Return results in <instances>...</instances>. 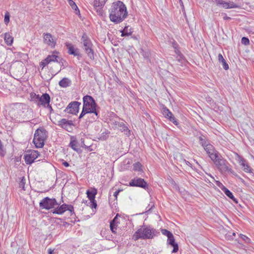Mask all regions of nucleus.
I'll return each mask as SVG.
<instances>
[{
  "instance_id": "1",
  "label": "nucleus",
  "mask_w": 254,
  "mask_h": 254,
  "mask_svg": "<svg viewBox=\"0 0 254 254\" xmlns=\"http://www.w3.org/2000/svg\"><path fill=\"white\" fill-rule=\"evenodd\" d=\"M109 12L110 20L115 23L123 21L127 14L126 6L121 1L113 3Z\"/></svg>"
},
{
  "instance_id": "2",
  "label": "nucleus",
  "mask_w": 254,
  "mask_h": 254,
  "mask_svg": "<svg viewBox=\"0 0 254 254\" xmlns=\"http://www.w3.org/2000/svg\"><path fill=\"white\" fill-rule=\"evenodd\" d=\"M156 230L150 226L143 225L133 234L132 239L134 241H137L139 239H152L156 236Z\"/></svg>"
},
{
  "instance_id": "3",
  "label": "nucleus",
  "mask_w": 254,
  "mask_h": 254,
  "mask_svg": "<svg viewBox=\"0 0 254 254\" xmlns=\"http://www.w3.org/2000/svg\"><path fill=\"white\" fill-rule=\"evenodd\" d=\"M97 106L95 100L91 96L86 95L83 97V107L95 115V117H92L93 120H96L98 118V112L96 110Z\"/></svg>"
},
{
  "instance_id": "4",
  "label": "nucleus",
  "mask_w": 254,
  "mask_h": 254,
  "mask_svg": "<svg viewBox=\"0 0 254 254\" xmlns=\"http://www.w3.org/2000/svg\"><path fill=\"white\" fill-rule=\"evenodd\" d=\"M47 137V131L44 128L36 129L35 132L33 142L36 148H42Z\"/></svg>"
},
{
  "instance_id": "5",
  "label": "nucleus",
  "mask_w": 254,
  "mask_h": 254,
  "mask_svg": "<svg viewBox=\"0 0 254 254\" xmlns=\"http://www.w3.org/2000/svg\"><path fill=\"white\" fill-rule=\"evenodd\" d=\"M212 161H213L218 170L221 173H224L226 172H228L231 174L235 175V172L231 168H229V166L230 165L229 163L221 156H219V154L218 155V157H217L215 160H212Z\"/></svg>"
},
{
  "instance_id": "6",
  "label": "nucleus",
  "mask_w": 254,
  "mask_h": 254,
  "mask_svg": "<svg viewBox=\"0 0 254 254\" xmlns=\"http://www.w3.org/2000/svg\"><path fill=\"white\" fill-rule=\"evenodd\" d=\"M82 43H83L84 49L88 57L91 60H93L94 51L93 50V44L87 35L84 33L81 38Z\"/></svg>"
},
{
  "instance_id": "7",
  "label": "nucleus",
  "mask_w": 254,
  "mask_h": 254,
  "mask_svg": "<svg viewBox=\"0 0 254 254\" xmlns=\"http://www.w3.org/2000/svg\"><path fill=\"white\" fill-rule=\"evenodd\" d=\"M39 205L42 209L49 210L51 208H55L56 205H58V203L55 198H50L49 197H46L40 202Z\"/></svg>"
},
{
  "instance_id": "8",
  "label": "nucleus",
  "mask_w": 254,
  "mask_h": 254,
  "mask_svg": "<svg viewBox=\"0 0 254 254\" xmlns=\"http://www.w3.org/2000/svg\"><path fill=\"white\" fill-rule=\"evenodd\" d=\"M33 100L38 101L37 105L39 106H42L46 107V105L50 103L51 98L48 93H44L42 95H36L34 94V96L32 97Z\"/></svg>"
},
{
  "instance_id": "9",
  "label": "nucleus",
  "mask_w": 254,
  "mask_h": 254,
  "mask_svg": "<svg viewBox=\"0 0 254 254\" xmlns=\"http://www.w3.org/2000/svg\"><path fill=\"white\" fill-rule=\"evenodd\" d=\"M39 152L37 150H29L24 156L26 164L31 165L39 156Z\"/></svg>"
},
{
  "instance_id": "10",
  "label": "nucleus",
  "mask_w": 254,
  "mask_h": 254,
  "mask_svg": "<svg viewBox=\"0 0 254 254\" xmlns=\"http://www.w3.org/2000/svg\"><path fill=\"white\" fill-rule=\"evenodd\" d=\"M57 125L69 132L72 131L74 126L72 121L67 120L66 119H62L59 120Z\"/></svg>"
},
{
  "instance_id": "11",
  "label": "nucleus",
  "mask_w": 254,
  "mask_h": 254,
  "mask_svg": "<svg viewBox=\"0 0 254 254\" xmlns=\"http://www.w3.org/2000/svg\"><path fill=\"white\" fill-rule=\"evenodd\" d=\"M80 105L81 103L78 101H72L67 105L64 110V112L69 114L76 115L78 113Z\"/></svg>"
},
{
  "instance_id": "12",
  "label": "nucleus",
  "mask_w": 254,
  "mask_h": 254,
  "mask_svg": "<svg viewBox=\"0 0 254 254\" xmlns=\"http://www.w3.org/2000/svg\"><path fill=\"white\" fill-rule=\"evenodd\" d=\"M212 2H215L217 6L225 9L238 8L239 6L233 2H227L223 0H211Z\"/></svg>"
},
{
  "instance_id": "13",
  "label": "nucleus",
  "mask_w": 254,
  "mask_h": 254,
  "mask_svg": "<svg viewBox=\"0 0 254 254\" xmlns=\"http://www.w3.org/2000/svg\"><path fill=\"white\" fill-rule=\"evenodd\" d=\"M129 186L131 187H137L146 189L147 184L144 179L140 178H135L132 179L129 183Z\"/></svg>"
},
{
  "instance_id": "14",
  "label": "nucleus",
  "mask_w": 254,
  "mask_h": 254,
  "mask_svg": "<svg viewBox=\"0 0 254 254\" xmlns=\"http://www.w3.org/2000/svg\"><path fill=\"white\" fill-rule=\"evenodd\" d=\"M203 148L211 160H215L218 157L219 154L218 151L215 150L214 147L211 144H207Z\"/></svg>"
},
{
  "instance_id": "15",
  "label": "nucleus",
  "mask_w": 254,
  "mask_h": 254,
  "mask_svg": "<svg viewBox=\"0 0 254 254\" xmlns=\"http://www.w3.org/2000/svg\"><path fill=\"white\" fill-rule=\"evenodd\" d=\"M162 113L164 116L172 122L176 126L179 125L178 120L174 117L172 112L166 107L164 106L162 109Z\"/></svg>"
},
{
  "instance_id": "16",
  "label": "nucleus",
  "mask_w": 254,
  "mask_h": 254,
  "mask_svg": "<svg viewBox=\"0 0 254 254\" xmlns=\"http://www.w3.org/2000/svg\"><path fill=\"white\" fill-rule=\"evenodd\" d=\"M44 42L52 48H54L56 44V40L53 37L50 33H44L43 36Z\"/></svg>"
},
{
  "instance_id": "17",
  "label": "nucleus",
  "mask_w": 254,
  "mask_h": 254,
  "mask_svg": "<svg viewBox=\"0 0 254 254\" xmlns=\"http://www.w3.org/2000/svg\"><path fill=\"white\" fill-rule=\"evenodd\" d=\"M65 46L68 50V53L69 55L77 56L78 58L81 57L79 50L77 48H75L71 43H66Z\"/></svg>"
},
{
  "instance_id": "18",
  "label": "nucleus",
  "mask_w": 254,
  "mask_h": 254,
  "mask_svg": "<svg viewBox=\"0 0 254 254\" xmlns=\"http://www.w3.org/2000/svg\"><path fill=\"white\" fill-rule=\"evenodd\" d=\"M63 61L64 59L59 57L56 55H49L46 58V59H45V61H46V63H45L44 65H47L48 64L52 62H56L57 63H61V62H62Z\"/></svg>"
},
{
  "instance_id": "19",
  "label": "nucleus",
  "mask_w": 254,
  "mask_h": 254,
  "mask_svg": "<svg viewBox=\"0 0 254 254\" xmlns=\"http://www.w3.org/2000/svg\"><path fill=\"white\" fill-rule=\"evenodd\" d=\"M167 243L168 245L171 246L173 248L172 253H175L178 251L179 246L178 244L175 242V240L173 234L172 236H171L168 238Z\"/></svg>"
},
{
  "instance_id": "20",
  "label": "nucleus",
  "mask_w": 254,
  "mask_h": 254,
  "mask_svg": "<svg viewBox=\"0 0 254 254\" xmlns=\"http://www.w3.org/2000/svg\"><path fill=\"white\" fill-rule=\"evenodd\" d=\"M115 125L120 128V130L122 132H124L125 134L127 136L130 134V130L128 128L127 125L123 122H115Z\"/></svg>"
},
{
  "instance_id": "21",
  "label": "nucleus",
  "mask_w": 254,
  "mask_h": 254,
  "mask_svg": "<svg viewBox=\"0 0 254 254\" xmlns=\"http://www.w3.org/2000/svg\"><path fill=\"white\" fill-rule=\"evenodd\" d=\"M59 205L58 204V205H56L57 207L52 211L53 214H62L66 211L67 204L64 203L61 206Z\"/></svg>"
},
{
  "instance_id": "22",
  "label": "nucleus",
  "mask_w": 254,
  "mask_h": 254,
  "mask_svg": "<svg viewBox=\"0 0 254 254\" xmlns=\"http://www.w3.org/2000/svg\"><path fill=\"white\" fill-rule=\"evenodd\" d=\"M221 189L223 191L225 195L227 196L229 198H230L231 199H232L234 202H235V203H238L237 199L234 197L232 192L231 191H230L227 188H226L224 186H223Z\"/></svg>"
},
{
  "instance_id": "23",
  "label": "nucleus",
  "mask_w": 254,
  "mask_h": 254,
  "mask_svg": "<svg viewBox=\"0 0 254 254\" xmlns=\"http://www.w3.org/2000/svg\"><path fill=\"white\" fill-rule=\"evenodd\" d=\"M239 163L240 165L242 166L243 169L245 172H252L253 169L250 167V166L248 165V163L244 159H241Z\"/></svg>"
},
{
  "instance_id": "24",
  "label": "nucleus",
  "mask_w": 254,
  "mask_h": 254,
  "mask_svg": "<svg viewBox=\"0 0 254 254\" xmlns=\"http://www.w3.org/2000/svg\"><path fill=\"white\" fill-rule=\"evenodd\" d=\"M71 83V81L69 79L64 77L59 81V84L62 88H66L70 85Z\"/></svg>"
},
{
  "instance_id": "25",
  "label": "nucleus",
  "mask_w": 254,
  "mask_h": 254,
  "mask_svg": "<svg viewBox=\"0 0 254 254\" xmlns=\"http://www.w3.org/2000/svg\"><path fill=\"white\" fill-rule=\"evenodd\" d=\"M97 193V190L96 189H93L92 190H87L86 192L87 197L90 201H95Z\"/></svg>"
},
{
  "instance_id": "26",
  "label": "nucleus",
  "mask_w": 254,
  "mask_h": 254,
  "mask_svg": "<svg viewBox=\"0 0 254 254\" xmlns=\"http://www.w3.org/2000/svg\"><path fill=\"white\" fill-rule=\"evenodd\" d=\"M121 32L122 33L121 36L122 37H125L131 35L133 31L131 27L129 28V26H126L123 30L121 31Z\"/></svg>"
},
{
  "instance_id": "27",
  "label": "nucleus",
  "mask_w": 254,
  "mask_h": 254,
  "mask_svg": "<svg viewBox=\"0 0 254 254\" xmlns=\"http://www.w3.org/2000/svg\"><path fill=\"white\" fill-rule=\"evenodd\" d=\"M69 146L74 150L78 151L79 148H78V142L73 137H71V140L69 143Z\"/></svg>"
},
{
  "instance_id": "28",
  "label": "nucleus",
  "mask_w": 254,
  "mask_h": 254,
  "mask_svg": "<svg viewBox=\"0 0 254 254\" xmlns=\"http://www.w3.org/2000/svg\"><path fill=\"white\" fill-rule=\"evenodd\" d=\"M4 41L8 46H11L13 43V38L9 33L4 34Z\"/></svg>"
},
{
  "instance_id": "29",
  "label": "nucleus",
  "mask_w": 254,
  "mask_h": 254,
  "mask_svg": "<svg viewBox=\"0 0 254 254\" xmlns=\"http://www.w3.org/2000/svg\"><path fill=\"white\" fill-rule=\"evenodd\" d=\"M118 214L115 216V217L110 222V227L112 233H116V230H117V225L116 223V221Z\"/></svg>"
},
{
  "instance_id": "30",
  "label": "nucleus",
  "mask_w": 254,
  "mask_h": 254,
  "mask_svg": "<svg viewBox=\"0 0 254 254\" xmlns=\"http://www.w3.org/2000/svg\"><path fill=\"white\" fill-rule=\"evenodd\" d=\"M105 2V0H94V7H103Z\"/></svg>"
},
{
  "instance_id": "31",
  "label": "nucleus",
  "mask_w": 254,
  "mask_h": 254,
  "mask_svg": "<svg viewBox=\"0 0 254 254\" xmlns=\"http://www.w3.org/2000/svg\"><path fill=\"white\" fill-rule=\"evenodd\" d=\"M110 132L108 131H105L104 132H103L99 136V137L98 138L99 140H105L107 139L108 134H109Z\"/></svg>"
},
{
  "instance_id": "32",
  "label": "nucleus",
  "mask_w": 254,
  "mask_h": 254,
  "mask_svg": "<svg viewBox=\"0 0 254 254\" xmlns=\"http://www.w3.org/2000/svg\"><path fill=\"white\" fill-rule=\"evenodd\" d=\"M69 4L71 6L72 8L75 10L76 14L79 13V10L78 8L73 1L70 0V1H69Z\"/></svg>"
},
{
  "instance_id": "33",
  "label": "nucleus",
  "mask_w": 254,
  "mask_h": 254,
  "mask_svg": "<svg viewBox=\"0 0 254 254\" xmlns=\"http://www.w3.org/2000/svg\"><path fill=\"white\" fill-rule=\"evenodd\" d=\"M87 114H92V113H91L90 111L87 110L86 109H85L83 107L81 113H80L78 119H80L82 118Z\"/></svg>"
},
{
  "instance_id": "34",
  "label": "nucleus",
  "mask_w": 254,
  "mask_h": 254,
  "mask_svg": "<svg viewBox=\"0 0 254 254\" xmlns=\"http://www.w3.org/2000/svg\"><path fill=\"white\" fill-rule=\"evenodd\" d=\"M142 165L139 162H136L133 165V169L134 171H139L141 170Z\"/></svg>"
},
{
  "instance_id": "35",
  "label": "nucleus",
  "mask_w": 254,
  "mask_h": 254,
  "mask_svg": "<svg viewBox=\"0 0 254 254\" xmlns=\"http://www.w3.org/2000/svg\"><path fill=\"white\" fill-rule=\"evenodd\" d=\"M199 141L200 144L204 147L206 145V138L204 136H199Z\"/></svg>"
},
{
  "instance_id": "36",
  "label": "nucleus",
  "mask_w": 254,
  "mask_h": 254,
  "mask_svg": "<svg viewBox=\"0 0 254 254\" xmlns=\"http://www.w3.org/2000/svg\"><path fill=\"white\" fill-rule=\"evenodd\" d=\"M161 232L164 235H165L167 237V238H168L169 237L171 236H172V232H171L170 231L166 230V229H161Z\"/></svg>"
},
{
  "instance_id": "37",
  "label": "nucleus",
  "mask_w": 254,
  "mask_h": 254,
  "mask_svg": "<svg viewBox=\"0 0 254 254\" xmlns=\"http://www.w3.org/2000/svg\"><path fill=\"white\" fill-rule=\"evenodd\" d=\"M25 179L23 177L19 184V188H22L23 190H25Z\"/></svg>"
},
{
  "instance_id": "38",
  "label": "nucleus",
  "mask_w": 254,
  "mask_h": 254,
  "mask_svg": "<svg viewBox=\"0 0 254 254\" xmlns=\"http://www.w3.org/2000/svg\"><path fill=\"white\" fill-rule=\"evenodd\" d=\"M240 238L246 243L247 244H249V243H250L251 242V240L250 238H249L248 237H247L246 236L244 235H243V234H240Z\"/></svg>"
},
{
  "instance_id": "39",
  "label": "nucleus",
  "mask_w": 254,
  "mask_h": 254,
  "mask_svg": "<svg viewBox=\"0 0 254 254\" xmlns=\"http://www.w3.org/2000/svg\"><path fill=\"white\" fill-rule=\"evenodd\" d=\"M241 43L244 45H249L250 44V40L248 38L244 37L241 39Z\"/></svg>"
},
{
  "instance_id": "40",
  "label": "nucleus",
  "mask_w": 254,
  "mask_h": 254,
  "mask_svg": "<svg viewBox=\"0 0 254 254\" xmlns=\"http://www.w3.org/2000/svg\"><path fill=\"white\" fill-rule=\"evenodd\" d=\"M9 18H10V16H9V13L8 12H7L5 13V14L4 15V21L6 24H7V23H9Z\"/></svg>"
},
{
  "instance_id": "41",
  "label": "nucleus",
  "mask_w": 254,
  "mask_h": 254,
  "mask_svg": "<svg viewBox=\"0 0 254 254\" xmlns=\"http://www.w3.org/2000/svg\"><path fill=\"white\" fill-rule=\"evenodd\" d=\"M94 9L96 10L97 14L99 15H102L103 13V7H94Z\"/></svg>"
},
{
  "instance_id": "42",
  "label": "nucleus",
  "mask_w": 254,
  "mask_h": 254,
  "mask_svg": "<svg viewBox=\"0 0 254 254\" xmlns=\"http://www.w3.org/2000/svg\"><path fill=\"white\" fill-rule=\"evenodd\" d=\"M67 208H66V210H68L70 213V215L71 216L72 214H74V208L73 206L71 205H68L67 206Z\"/></svg>"
},
{
  "instance_id": "43",
  "label": "nucleus",
  "mask_w": 254,
  "mask_h": 254,
  "mask_svg": "<svg viewBox=\"0 0 254 254\" xmlns=\"http://www.w3.org/2000/svg\"><path fill=\"white\" fill-rule=\"evenodd\" d=\"M221 63L222 64V65H223V68L225 70H227L229 68V65H228V64L226 63L225 60H224Z\"/></svg>"
},
{
  "instance_id": "44",
  "label": "nucleus",
  "mask_w": 254,
  "mask_h": 254,
  "mask_svg": "<svg viewBox=\"0 0 254 254\" xmlns=\"http://www.w3.org/2000/svg\"><path fill=\"white\" fill-rule=\"evenodd\" d=\"M218 61L220 63H222L223 62L225 59L223 57L222 55L221 54H219L218 56Z\"/></svg>"
},
{
  "instance_id": "45",
  "label": "nucleus",
  "mask_w": 254,
  "mask_h": 254,
  "mask_svg": "<svg viewBox=\"0 0 254 254\" xmlns=\"http://www.w3.org/2000/svg\"><path fill=\"white\" fill-rule=\"evenodd\" d=\"M61 66L62 67H63V68H64V67L66 66H67V63L65 62V60H64L63 61H62V62H61Z\"/></svg>"
},
{
  "instance_id": "46",
  "label": "nucleus",
  "mask_w": 254,
  "mask_h": 254,
  "mask_svg": "<svg viewBox=\"0 0 254 254\" xmlns=\"http://www.w3.org/2000/svg\"><path fill=\"white\" fill-rule=\"evenodd\" d=\"M81 147L88 149L90 148V146H87L84 144V140H82V139H81Z\"/></svg>"
},
{
  "instance_id": "47",
  "label": "nucleus",
  "mask_w": 254,
  "mask_h": 254,
  "mask_svg": "<svg viewBox=\"0 0 254 254\" xmlns=\"http://www.w3.org/2000/svg\"><path fill=\"white\" fill-rule=\"evenodd\" d=\"M90 202L92 203V208H96L97 207V203L96 202V201H90Z\"/></svg>"
},
{
  "instance_id": "48",
  "label": "nucleus",
  "mask_w": 254,
  "mask_h": 254,
  "mask_svg": "<svg viewBox=\"0 0 254 254\" xmlns=\"http://www.w3.org/2000/svg\"><path fill=\"white\" fill-rule=\"evenodd\" d=\"M45 108H48L50 110V112L53 111V108L50 105V103L48 104Z\"/></svg>"
},
{
  "instance_id": "49",
  "label": "nucleus",
  "mask_w": 254,
  "mask_h": 254,
  "mask_svg": "<svg viewBox=\"0 0 254 254\" xmlns=\"http://www.w3.org/2000/svg\"><path fill=\"white\" fill-rule=\"evenodd\" d=\"M121 190H119L117 191H116L114 193V196L115 197V198L117 199V196L119 194V193L120 192Z\"/></svg>"
},
{
  "instance_id": "50",
  "label": "nucleus",
  "mask_w": 254,
  "mask_h": 254,
  "mask_svg": "<svg viewBox=\"0 0 254 254\" xmlns=\"http://www.w3.org/2000/svg\"><path fill=\"white\" fill-rule=\"evenodd\" d=\"M48 254H54V249H49L48 250Z\"/></svg>"
},
{
  "instance_id": "51",
  "label": "nucleus",
  "mask_w": 254,
  "mask_h": 254,
  "mask_svg": "<svg viewBox=\"0 0 254 254\" xmlns=\"http://www.w3.org/2000/svg\"><path fill=\"white\" fill-rule=\"evenodd\" d=\"M63 165L66 167H67L69 166V164L68 162H66V161H64L63 163Z\"/></svg>"
},
{
  "instance_id": "52",
  "label": "nucleus",
  "mask_w": 254,
  "mask_h": 254,
  "mask_svg": "<svg viewBox=\"0 0 254 254\" xmlns=\"http://www.w3.org/2000/svg\"><path fill=\"white\" fill-rule=\"evenodd\" d=\"M223 14L225 15V16L224 17L223 19L224 20H230L231 18V17H228L227 16H226V14L225 13H223Z\"/></svg>"
},
{
  "instance_id": "53",
  "label": "nucleus",
  "mask_w": 254,
  "mask_h": 254,
  "mask_svg": "<svg viewBox=\"0 0 254 254\" xmlns=\"http://www.w3.org/2000/svg\"><path fill=\"white\" fill-rule=\"evenodd\" d=\"M173 45V47L176 49L177 47H178V44L176 43H174Z\"/></svg>"
},
{
  "instance_id": "54",
  "label": "nucleus",
  "mask_w": 254,
  "mask_h": 254,
  "mask_svg": "<svg viewBox=\"0 0 254 254\" xmlns=\"http://www.w3.org/2000/svg\"><path fill=\"white\" fill-rule=\"evenodd\" d=\"M45 63H46V61H45V60H44V61H43V62H42L41 63L40 65H42V66H43V67H44V66H46V65H44V64H45Z\"/></svg>"
},
{
  "instance_id": "55",
  "label": "nucleus",
  "mask_w": 254,
  "mask_h": 254,
  "mask_svg": "<svg viewBox=\"0 0 254 254\" xmlns=\"http://www.w3.org/2000/svg\"><path fill=\"white\" fill-rule=\"evenodd\" d=\"M175 52L178 54V52H179V51H178V50H175Z\"/></svg>"
},
{
  "instance_id": "56",
  "label": "nucleus",
  "mask_w": 254,
  "mask_h": 254,
  "mask_svg": "<svg viewBox=\"0 0 254 254\" xmlns=\"http://www.w3.org/2000/svg\"><path fill=\"white\" fill-rule=\"evenodd\" d=\"M179 2L180 3H183V1L182 0H179Z\"/></svg>"
},
{
  "instance_id": "57",
  "label": "nucleus",
  "mask_w": 254,
  "mask_h": 254,
  "mask_svg": "<svg viewBox=\"0 0 254 254\" xmlns=\"http://www.w3.org/2000/svg\"><path fill=\"white\" fill-rule=\"evenodd\" d=\"M233 235L235 236V233H233Z\"/></svg>"
},
{
  "instance_id": "58",
  "label": "nucleus",
  "mask_w": 254,
  "mask_h": 254,
  "mask_svg": "<svg viewBox=\"0 0 254 254\" xmlns=\"http://www.w3.org/2000/svg\"><path fill=\"white\" fill-rule=\"evenodd\" d=\"M153 206H154V205H152V206H151V208H152Z\"/></svg>"
},
{
  "instance_id": "59",
  "label": "nucleus",
  "mask_w": 254,
  "mask_h": 254,
  "mask_svg": "<svg viewBox=\"0 0 254 254\" xmlns=\"http://www.w3.org/2000/svg\"><path fill=\"white\" fill-rule=\"evenodd\" d=\"M106 0H105V2H106Z\"/></svg>"
}]
</instances>
